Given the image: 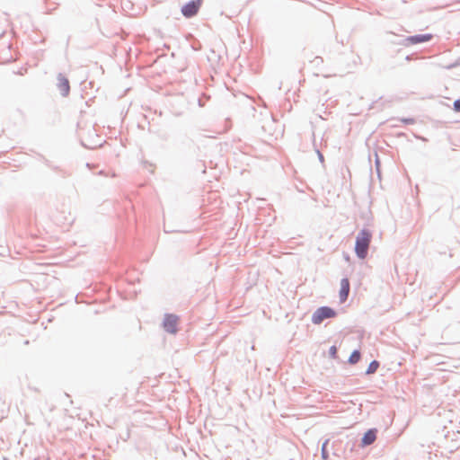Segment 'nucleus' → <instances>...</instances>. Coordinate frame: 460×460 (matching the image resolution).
Returning <instances> with one entry per match:
<instances>
[{"instance_id": "1", "label": "nucleus", "mask_w": 460, "mask_h": 460, "mask_svg": "<svg viewBox=\"0 0 460 460\" xmlns=\"http://www.w3.org/2000/svg\"><path fill=\"white\" fill-rule=\"evenodd\" d=\"M371 242V234L366 230L361 231L357 236L355 252L358 257L365 259Z\"/></svg>"}, {"instance_id": "2", "label": "nucleus", "mask_w": 460, "mask_h": 460, "mask_svg": "<svg viewBox=\"0 0 460 460\" xmlns=\"http://www.w3.org/2000/svg\"><path fill=\"white\" fill-rule=\"evenodd\" d=\"M336 316V312L328 306L318 308L312 316V322L314 324H320L323 320L333 318Z\"/></svg>"}, {"instance_id": "3", "label": "nucleus", "mask_w": 460, "mask_h": 460, "mask_svg": "<svg viewBox=\"0 0 460 460\" xmlns=\"http://www.w3.org/2000/svg\"><path fill=\"white\" fill-rule=\"evenodd\" d=\"M200 5L201 0L190 1L182 6L181 13L185 17L190 18L199 12Z\"/></svg>"}, {"instance_id": "4", "label": "nucleus", "mask_w": 460, "mask_h": 460, "mask_svg": "<svg viewBox=\"0 0 460 460\" xmlns=\"http://www.w3.org/2000/svg\"><path fill=\"white\" fill-rule=\"evenodd\" d=\"M179 317L175 314H166L164 320L163 326L164 330L170 333H176Z\"/></svg>"}, {"instance_id": "5", "label": "nucleus", "mask_w": 460, "mask_h": 460, "mask_svg": "<svg viewBox=\"0 0 460 460\" xmlns=\"http://www.w3.org/2000/svg\"><path fill=\"white\" fill-rule=\"evenodd\" d=\"M431 39H432L431 34L414 35V36L407 37L404 40V44L405 45L419 44V43L429 41Z\"/></svg>"}, {"instance_id": "6", "label": "nucleus", "mask_w": 460, "mask_h": 460, "mask_svg": "<svg viewBox=\"0 0 460 460\" xmlns=\"http://www.w3.org/2000/svg\"><path fill=\"white\" fill-rule=\"evenodd\" d=\"M58 89L62 96H67L70 91L69 81L63 75L58 77Z\"/></svg>"}, {"instance_id": "7", "label": "nucleus", "mask_w": 460, "mask_h": 460, "mask_svg": "<svg viewBox=\"0 0 460 460\" xmlns=\"http://www.w3.org/2000/svg\"><path fill=\"white\" fill-rule=\"evenodd\" d=\"M349 293V281L348 279H342L341 280V289L339 292L340 302L344 303Z\"/></svg>"}, {"instance_id": "8", "label": "nucleus", "mask_w": 460, "mask_h": 460, "mask_svg": "<svg viewBox=\"0 0 460 460\" xmlns=\"http://www.w3.org/2000/svg\"><path fill=\"white\" fill-rule=\"evenodd\" d=\"M376 439V429H369L367 430L363 438H362V445L363 446H368L375 442Z\"/></svg>"}, {"instance_id": "9", "label": "nucleus", "mask_w": 460, "mask_h": 460, "mask_svg": "<svg viewBox=\"0 0 460 460\" xmlns=\"http://www.w3.org/2000/svg\"><path fill=\"white\" fill-rule=\"evenodd\" d=\"M359 359H360V352L358 350H354L349 358V362L350 364H356L359 361Z\"/></svg>"}, {"instance_id": "10", "label": "nucleus", "mask_w": 460, "mask_h": 460, "mask_svg": "<svg viewBox=\"0 0 460 460\" xmlns=\"http://www.w3.org/2000/svg\"><path fill=\"white\" fill-rule=\"evenodd\" d=\"M378 367L379 363L376 360L372 361L367 369V374L375 373L377 370Z\"/></svg>"}, {"instance_id": "11", "label": "nucleus", "mask_w": 460, "mask_h": 460, "mask_svg": "<svg viewBox=\"0 0 460 460\" xmlns=\"http://www.w3.org/2000/svg\"><path fill=\"white\" fill-rule=\"evenodd\" d=\"M330 354L332 358H336L337 355V348L335 346H332L330 348Z\"/></svg>"}, {"instance_id": "12", "label": "nucleus", "mask_w": 460, "mask_h": 460, "mask_svg": "<svg viewBox=\"0 0 460 460\" xmlns=\"http://www.w3.org/2000/svg\"><path fill=\"white\" fill-rule=\"evenodd\" d=\"M454 110L456 111H458V112L460 111V99L455 101V102H454Z\"/></svg>"}]
</instances>
